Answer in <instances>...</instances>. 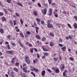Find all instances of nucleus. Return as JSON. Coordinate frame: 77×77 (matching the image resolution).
<instances>
[{"instance_id":"nucleus-20","label":"nucleus","mask_w":77,"mask_h":77,"mask_svg":"<svg viewBox=\"0 0 77 77\" xmlns=\"http://www.w3.org/2000/svg\"><path fill=\"white\" fill-rule=\"evenodd\" d=\"M33 14L35 16H36V15H38V14H37V12H36V11H34Z\"/></svg>"},{"instance_id":"nucleus-28","label":"nucleus","mask_w":77,"mask_h":77,"mask_svg":"<svg viewBox=\"0 0 77 77\" xmlns=\"http://www.w3.org/2000/svg\"><path fill=\"white\" fill-rule=\"evenodd\" d=\"M50 46H51V47H52V46H53V45H54V44L52 42H51L50 43Z\"/></svg>"},{"instance_id":"nucleus-36","label":"nucleus","mask_w":77,"mask_h":77,"mask_svg":"<svg viewBox=\"0 0 77 77\" xmlns=\"http://www.w3.org/2000/svg\"><path fill=\"white\" fill-rule=\"evenodd\" d=\"M4 10L6 14H8V11H7V10H6V9H4Z\"/></svg>"},{"instance_id":"nucleus-3","label":"nucleus","mask_w":77,"mask_h":77,"mask_svg":"<svg viewBox=\"0 0 77 77\" xmlns=\"http://www.w3.org/2000/svg\"><path fill=\"white\" fill-rule=\"evenodd\" d=\"M20 74L21 75V76H22V77H26V75H25V73H23V72H22L21 71H20Z\"/></svg>"},{"instance_id":"nucleus-9","label":"nucleus","mask_w":77,"mask_h":77,"mask_svg":"<svg viewBox=\"0 0 77 77\" xmlns=\"http://www.w3.org/2000/svg\"><path fill=\"white\" fill-rule=\"evenodd\" d=\"M42 48H43V50L45 51H48V50L44 48V47L42 46Z\"/></svg>"},{"instance_id":"nucleus-42","label":"nucleus","mask_w":77,"mask_h":77,"mask_svg":"<svg viewBox=\"0 0 77 77\" xmlns=\"http://www.w3.org/2000/svg\"><path fill=\"white\" fill-rule=\"evenodd\" d=\"M41 23H42V24H44V21L43 20H42L41 21Z\"/></svg>"},{"instance_id":"nucleus-43","label":"nucleus","mask_w":77,"mask_h":77,"mask_svg":"<svg viewBox=\"0 0 77 77\" xmlns=\"http://www.w3.org/2000/svg\"><path fill=\"white\" fill-rule=\"evenodd\" d=\"M45 40V38L43 37L42 38V41H44Z\"/></svg>"},{"instance_id":"nucleus-35","label":"nucleus","mask_w":77,"mask_h":77,"mask_svg":"<svg viewBox=\"0 0 77 77\" xmlns=\"http://www.w3.org/2000/svg\"><path fill=\"white\" fill-rule=\"evenodd\" d=\"M36 55H37V57L38 58H39V57H40L39 54L38 53H37Z\"/></svg>"},{"instance_id":"nucleus-30","label":"nucleus","mask_w":77,"mask_h":77,"mask_svg":"<svg viewBox=\"0 0 77 77\" xmlns=\"http://www.w3.org/2000/svg\"><path fill=\"white\" fill-rule=\"evenodd\" d=\"M0 32L1 33H3V29H1L0 30Z\"/></svg>"},{"instance_id":"nucleus-18","label":"nucleus","mask_w":77,"mask_h":77,"mask_svg":"<svg viewBox=\"0 0 77 77\" xmlns=\"http://www.w3.org/2000/svg\"><path fill=\"white\" fill-rule=\"evenodd\" d=\"M44 54V55H45V56H48V53H43Z\"/></svg>"},{"instance_id":"nucleus-24","label":"nucleus","mask_w":77,"mask_h":77,"mask_svg":"<svg viewBox=\"0 0 77 77\" xmlns=\"http://www.w3.org/2000/svg\"><path fill=\"white\" fill-rule=\"evenodd\" d=\"M36 38H37V39H41V38H40V37L38 35H36Z\"/></svg>"},{"instance_id":"nucleus-11","label":"nucleus","mask_w":77,"mask_h":77,"mask_svg":"<svg viewBox=\"0 0 77 77\" xmlns=\"http://www.w3.org/2000/svg\"><path fill=\"white\" fill-rule=\"evenodd\" d=\"M17 4L18 5H19V6H22V7L23 6V4H21V3H20L19 2H17Z\"/></svg>"},{"instance_id":"nucleus-6","label":"nucleus","mask_w":77,"mask_h":77,"mask_svg":"<svg viewBox=\"0 0 77 77\" xmlns=\"http://www.w3.org/2000/svg\"><path fill=\"white\" fill-rule=\"evenodd\" d=\"M23 70L24 71L23 72H25L27 73V68H26V67H25L23 68Z\"/></svg>"},{"instance_id":"nucleus-4","label":"nucleus","mask_w":77,"mask_h":77,"mask_svg":"<svg viewBox=\"0 0 77 77\" xmlns=\"http://www.w3.org/2000/svg\"><path fill=\"white\" fill-rule=\"evenodd\" d=\"M6 53L7 54H12V51H6Z\"/></svg>"},{"instance_id":"nucleus-44","label":"nucleus","mask_w":77,"mask_h":77,"mask_svg":"<svg viewBox=\"0 0 77 77\" xmlns=\"http://www.w3.org/2000/svg\"><path fill=\"white\" fill-rule=\"evenodd\" d=\"M34 50L35 52L38 51V50H37V49L36 48H34Z\"/></svg>"},{"instance_id":"nucleus-48","label":"nucleus","mask_w":77,"mask_h":77,"mask_svg":"<svg viewBox=\"0 0 77 77\" xmlns=\"http://www.w3.org/2000/svg\"><path fill=\"white\" fill-rule=\"evenodd\" d=\"M2 15H3V13H2V12H0V16H2Z\"/></svg>"},{"instance_id":"nucleus-54","label":"nucleus","mask_w":77,"mask_h":77,"mask_svg":"<svg viewBox=\"0 0 77 77\" xmlns=\"http://www.w3.org/2000/svg\"><path fill=\"white\" fill-rule=\"evenodd\" d=\"M19 65V63H16V65H17V66H18Z\"/></svg>"},{"instance_id":"nucleus-23","label":"nucleus","mask_w":77,"mask_h":77,"mask_svg":"<svg viewBox=\"0 0 77 77\" xmlns=\"http://www.w3.org/2000/svg\"><path fill=\"white\" fill-rule=\"evenodd\" d=\"M47 71H48V72H52V71H51V70L50 69H47Z\"/></svg>"},{"instance_id":"nucleus-31","label":"nucleus","mask_w":77,"mask_h":77,"mask_svg":"<svg viewBox=\"0 0 77 77\" xmlns=\"http://www.w3.org/2000/svg\"><path fill=\"white\" fill-rule=\"evenodd\" d=\"M10 23L11 26H12L13 25V23L12 22V21H10Z\"/></svg>"},{"instance_id":"nucleus-10","label":"nucleus","mask_w":77,"mask_h":77,"mask_svg":"<svg viewBox=\"0 0 77 77\" xmlns=\"http://www.w3.org/2000/svg\"><path fill=\"white\" fill-rule=\"evenodd\" d=\"M61 66H62V67H61V69H65V66H64V64H62L61 65Z\"/></svg>"},{"instance_id":"nucleus-40","label":"nucleus","mask_w":77,"mask_h":77,"mask_svg":"<svg viewBox=\"0 0 77 77\" xmlns=\"http://www.w3.org/2000/svg\"><path fill=\"white\" fill-rule=\"evenodd\" d=\"M59 42H62V39L61 38L59 40Z\"/></svg>"},{"instance_id":"nucleus-14","label":"nucleus","mask_w":77,"mask_h":77,"mask_svg":"<svg viewBox=\"0 0 77 77\" xmlns=\"http://www.w3.org/2000/svg\"><path fill=\"white\" fill-rule=\"evenodd\" d=\"M51 20H48L47 21V24H50V23H51Z\"/></svg>"},{"instance_id":"nucleus-26","label":"nucleus","mask_w":77,"mask_h":77,"mask_svg":"<svg viewBox=\"0 0 77 77\" xmlns=\"http://www.w3.org/2000/svg\"><path fill=\"white\" fill-rule=\"evenodd\" d=\"M20 21L21 22V24H23V20H22V19H20Z\"/></svg>"},{"instance_id":"nucleus-13","label":"nucleus","mask_w":77,"mask_h":77,"mask_svg":"<svg viewBox=\"0 0 77 77\" xmlns=\"http://www.w3.org/2000/svg\"><path fill=\"white\" fill-rule=\"evenodd\" d=\"M73 26L75 29H77V25L76 23H75L73 24Z\"/></svg>"},{"instance_id":"nucleus-38","label":"nucleus","mask_w":77,"mask_h":77,"mask_svg":"<svg viewBox=\"0 0 77 77\" xmlns=\"http://www.w3.org/2000/svg\"><path fill=\"white\" fill-rule=\"evenodd\" d=\"M20 45L22 47H23H23H24V46H23V44H21V43H20Z\"/></svg>"},{"instance_id":"nucleus-55","label":"nucleus","mask_w":77,"mask_h":77,"mask_svg":"<svg viewBox=\"0 0 77 77\" xmlns=\"http://www.w3.org/2000/svg\"><path fill=\"white\" fill-rule=\"evenodd\" d=\"M20 35H21V37H23V36H23V34H22L21 33L20 34Z\"/></svg>"},{"instance_id":"nucleus-61","label":"nucleus","mask_w":77,"mask_h":77,"mask_svg":"<svg viewBox=\"0 0 77 77\" xmlns=\"http://www.w3.org/2000/svg\"><path fill=\"white\" fill-rule=\"evenodd\" d=\"M8 75H9V74H10V71L9 70H8Z\"/></svg>"},{"instance_id":"nucleus-41","label":"nucleus","mask_w":77,"mask_h":77,"mask_svg":"<svg viewBox=\"0 0 77 77\" xmlns=\"http://www.w3.org/2000/svg\"><path fill=\"white\" fill-rule=\"evenodd\" d=\"M70 59L71 60H72H72H74V59L72 57H70Z\"/></svg>"},{"instance_id":"nucleus-58","label":"nucleus","mask_w":77,"mask_h":77,"mask_svg":"<svg viewBox=\"0 0 77 77\" xmlns=\"http://www.w3.org/2000/svg\"><path fill=\"white\" fill-rule=\"evenodd\" d=\"M45 55H44L42 57V58L43 59H44V58H45Z\"/></svg>"},{"instance_id":"nucleus-50","label":"nucleus","mask_w":77,"mask_h":77,"mask_svg":"<svg viewBox=\"0 0 77 77\" xmlns=\"http://www.w3.org/2000/svg\"><path fill=\"white\" fill-rule=\"evenodd\" d=\"M54 61H57V59H56V58H54Z\"/></svg>"},{"instance_id":"nucleus-53","label":"nucleus","mask_w":77,"mask_h":77,"mask_svg":"<svg viewBox=\"0 0 77 77\" xmlns=\"http://www.w3.org/2000/svg\"><path fill=\"white\" fill-rule=\"evenodd\" d=\"M62 49H66V47L64 46L62 48Z\"/></svg>"},{"instance_id":"nucleus-12","label":"nucleus","mask_w":77,"mask_h":77,"mask_svg":"<svg viewBox=\"0 0 77 77\" xmlns=\"http://www.w3.org/2000/svg\"><path fill=\"white\" fill-rule=\"evenodd\" d=\"M49 12L50 13L49 15V16H50L52 14V9H49Z\"/></svg>"},{"instance_id":"nucleus-33","label":"nucleus","mask_w":77,"mask_h":77,"mask_svg":"<svg viewBox=\"0 0 77 77\" xmlns=\"http://www.w3.org/2000/svg\"><path fill=\"white\" fill-rule=\"evenodd\" d=\"M74 18H75V20L77 21V17L76 16H75L74 17Z\"/></svg>"},{"instance_id":"nucleus-2","label":"nucleus","mask_w":77,"mask_h":77,"mask_svg":"<svg viewBox=\"0 0 77 77\" xmlns=\"http://www.w3.org/2000/svg\"><path fill=\"white\" fill-rule=\"evenodd\" d=\"M42 12L44 15H45L47 13V8H45L44 10H42Z\"/></svg>"},{"instance_id":"nucleus-5","label":"nucleus","mask_w":77,"mask_h":77,"mask_svg":"<svg viewBox=\"0 0 77 77\" xmlns=\"http://www.w3.org/2000/svg\"><path fill=\"white\" fill-rule=\"evenodd\" d=\"M47 27L48 28H52V27H53V25L51 24H48Z\"/></svg>"},{"instance_id":"nucleus-29","label":"nucleus","mask_w":77,"mask_h":77,"mask_svg":"<svg viewBox=\"0 0 77 77\" xmlns=\"http://www.w3.org/2000/svg\"><path fill=\"white\" fill-rule=\"evenodd\" d=\"M15 14L17 16V17H20V15H19V14H18L17 13H15Z\"/></svg>"},{"instance_id":"nucleus-64","label":"nucleus","mask_w":77,"mask_h":77,"mask_svg":"<svg viewBox=\"0 0 77 77\" xmlns=\"http://www.w3.org/2000/svg\"><path fill=\"white\" fill-rule=\"evenodd\" d=\"M38 27H35V29H36V30H38Z\"/></svg>"},{"instance_id":"nucleus-59","label":"nucleus","mask_w":77,"mask_h":77,"mask_svg":"<svg viewBox=\"0 0 77 77\" xmlns=\"http://www.w3.org/2000/svg\"><path fill=\"white\" fill-rule=\"evenodd\" d=\"M68 51H69V52H71V49L70 48H69L68 49Z\"/></svg>"},{"instance_id":"nucleus-32","label":"nucleus","mask_w":77,"mask_h":77,"mask_svg":"<svg viewBox=\"0 0 77 77\" xmlns=\"http://www.w3.org/2000/svg\"><path fill=\"white\" fill-rule=\"evenodd\" d=\"M54 15L55 17H58V15H57V14H56V12H54Z\"/></svg>"},{"instance_id":"nucleus-45","label":"nucleus","mask_w":77,"mask_h":77,"mask_svg":"<svg viewBox=\"0 0 77 77\" xmlns=\"http://www.w3.org/2000/svg\"><path fill=\"white\" fill-rule=\"evenodd\" d=\"M68 38L69 39H72V36H71V35H69Z\"/></svg>"},{"instance_id":"nucleus-22","label":"nucleus","mask_w":77,"mask_h":77,"mask_svg":"<svg viewBox=\"0 0 77 77\" xmlns=\"http://www.w3.org/2000/svg\"><path fill=\"white\" fill-rule=\"evenodd\" d=\"M26 34L27 35H30V34H31V32H30L27 31L26 32Z\"/></svg>"},{"instance_id":"nucleus-27","label":"nucleus","mask_w":77,"mask_h":77,"mask_svg":"<svg viewBox=\"0 0 77 77\" xmlns=\"http://www.w3.org/2000/svg\"><path fill=\"white\" fill-rule=\"evenodd\" d=\"M68 26L69 27V28H70V29L72 28V27H71V25H70V24L68 23Z\"/></svg>"},{"instance_id":"nucleus-62","label":"nucleus","mask_w":77,"mask_h":77,"mask_svg":"<svg viewBox=\"0 0 77 77\" xmlns=\"http://www.w3.org/2000/svg\"><path fill=\"white\" fill-rule=\"evenodd\" d=\"M15 59H16V58H15V57H14V58H13V59L12 60H15Z\"/></svg>"},{"instance_id":"nucleus-47","label":"nucleus","mask_w":77,"mask_h":77,"mask_svg":"<svg viewBox=\"0 0 77 77\" xmlns=\"http://www.w3.org/2000/svg\"><path fill=\"white\" fill-rule=\"evenodd\" d=\"M50 35L51 36H54V35L52 33H51L50 34Z\"/></svg>"},{"instance_id":"nucleus-16","label":"nucleus","mask_w":77,"mask_h":77,"mask_svg":"<svg viewBox=\"0 0 77 77\" xmlns=\"http://www.w3.org/2000/svg\"><path fill=\"white\" fill-rule=\"evenodd\" d=\"M36 21H37L38 23H40V22H41V20L38 18H36Z\"/></svg>"},{"instance_id":"nucleus-7","label":"nucleus","mask_w":77,"mask_h":77,"mask_svg":"<svg viewBox=\"0 0 77 77\" xmlns=\"http://www.w3.org/2000/svg\"><path fill=\"white\" fill-rule=\"evenodd\" d=\"M14 72L11 71V72L10 75H11V77H14Z\"/></svg>"},{"instance_id":"nucleus-52","label":"nucleus","mask_w":77,"mask_h":77,"mask_svg":"<svg viewBox=\"0 0 77 77\" xmlns=\"http://www.w3.org/2000/svg\"><path fill=\"white\" fill-rule=\"evenodd\" d=\"M29 47H32V45L31 44H29Z\"/></svg>"},{"instance_id":"nucleus-8","label":"nucleus","mask_w":77,"mask_h":77,"mask_svg":"<svg viewBox=\"0 0 77 77\" xmlns=\"http://www.w3.org/2000/svg\"><path fill=\"white\" fill-rule=\"evenodd\" d=\"M45 70H43L42 71V76H44L45 75Z\"/></svg>"},{"instance_id":"nucleus-46","label":"nucleus","mask_w":77,"mask_h":77,"mask_svg":"<svg viewBox=\"0 0 77 77\" xmlns=\"http://www.w3.org/2000/svg\"><path fill=\"white\" fill-rule=\"evenodd\" d=\"M38 5L39 7H41V5L39 3H38Z\"/></svg>"},{"instance_id":"nucleus-21","label":"nucleus","mask_w":77,"mask_h":77,"mask_svg":"<svg viewBox=\"0 0 77 77\" xmlns=\"http://www.w3.org/2000/svg\"><path fill=\"white\" fill-rule=\"evenodd\" d=\"M43 5H44V6H45L46 8H48V5H47V4L44 3L43 4Z\"/></svg>"},{"instance_id":"nucleus-63","label":"nucleus","mask_w":77,"mask_h":77,"mask_svg":"<svg viewBox=\"0 0 77 77\" xmlns=\"http://www.w3.org/2000/svg\"><path fill=\"white\" fill-rule=\"evenodd\" d=\"M12 44L13 46H14L15 45V44L14 43H13Z\"/></svg>"},{"instance_id":"nucleus-34","label":"nucleus","mask_w":77,"mask_h":77,"mask_svg":"<svg viewBox=\"0 0 77 77\" xmlns=\"http://www.w3.org/2000/svg\"><path fill=\"white\" fill-rule=\"evenodd\" d=\"M11 0H7V2L8 3H11Z\"/></svg>"},{"instance_id":"nucleus-56","label":"nucleus","mask_w":77,"mask_h":77,"mask_svg":"<svg viewBox=\"0 0 77 77\" xmlns=\"http://www.w3.org/2000/svg\"><path fill=\"white\" fill-rule=\"evenodd\" d=\"M63 14H66V12L65 11H63Z\"/></svg>"},{"instance_id":"nucleus-19","label":"nucleus","mask_w":77,"mask_h":77,"mask_svg":"<svg viewBox=\"0 0 77 77\" xmlns=\"http://www.w3.org/2000/svg\"><path fill=\"white\" fill-rule=\"evenodd\" d=\"M13 69H14V71H15L16 72H18V69H17L16 68H14Z\"/></svg>"},{"instance_id":"nucleus-17","label":"nucleus","mask_w":77,"mask_h":77,"mask_svg":"<svg viewBox=\"0 0 77 77\" xmlns=\"http://www.w3.org/2000/svg\"><path fill=\"white\" fill-rule=\"evenodd\" d=\"M33 70L35 72H38V69H36L35 68H33Z\"/></svg>"},{"instance_id":"nucleus-1","label":"nucleus","mask_w":77,"mask_h":77,"mask_svg":"<svg viewBox=\"0 0 77 77\" xmlns=\"http://www.w3.org/2000/svg\"><path fill=\"white\" fill-rule=\"evenodd\" d=\"M25 59L26 62L28 64H30V59H29V57H28L27 56H26L25 58Z\"/></svg>"},{"instance_id":"nucleus-49","label":"nucleus","mask_w":77,"mask_h":77,"mask_svg":"<svg viewBox=\"0 0 77 77\" xmlns=\"http://www.w3.org/2000/svg\"><path fill=\"white\" fill-rule=\"evenodd\" d=\"M8 47V49H9V50H10V49H11V48H10V46H9V45H8L7 46Z\"/></svg>"},{"instance_id":"nucleus-15","label":"nucleus","mask_w":77,"mask_h":77,"mask_svg":"<svg viewBox=\"0 0 77 77\" xmlns=\"http://www.w3.org/2000/svg\"><path fill=\"white\" fill-rule=\"evenodd\" d=\"M55 72H56V73H59V70L58 68H57L55 70Z\"/></svg>"},{"instance_id":"nucleus-57","label":"nucleus","mask_w":77,"mask_h":77,"mask_svg":"<svg viewBox=\"0 0 77 77\" xmlns=\"http://www.w3.org/2000/svg\"><path fill=\"white\" fill-rule=\"evenodd\" d=\"M52 6H54V5H55V3H52Z\"/></svg>"},{"instance_id":"nucleus-39","label":"nucleus","mask_w":77,"mask_h":77,"mask_svg":"<svg viewBox=\"0 0 77 77\" xmlns=\"http://www.w3.org/2000/svg\"><path fill=\"white\" fill-rule=\"evenodd\" d=\"M63 75L64 77H65L66 76V73H65V72H63Z\"/></svg>"},{"instance_id":"nucleus-51","label":"nucleus","mask_w":77,"mask_h":77,"mask_svg":"<svg viewBox=\"0 0 77 77\" xmlns=\"http://www.w3.org/2000/svg\"><path fill=\"white\" fill-rule=\"evenodd\" d=\"M59 45L60 47H63V45L61 44H59Z\"/></svg>"},{"instance_id":"nucleus-37","label":"nucleus","mask_w":77,"mask_h":77,"mask_svg":"<svg viewBox=\"0 0 77 77\" xmlns=\"http://www.w3.org/2000/svg\"><path fill=\"white\" fill-rule=\"evenodd\" d=\"M30 52L32 53L33 52V48H32L30 50Z\"/></svg>"},{"instance_id":"nucleus-25","label":"nucleus","mask_w":77,"mask_h":77,"mask_svg":"<svg viewBox=\"0 0 77 77\" xmlns=\"http://www.w3.org/2000/svg\"><path fill=\"white\" fill-rule=\"evenodd\" d=\"M2 21H6V19H5V17H3L2 19Z\"/></svg>"},{"instance_id":"nucleus-60","label":"nucleus","mask_w":77,"mask_h":77,"mask_svg":"<svg viewBox=\"0 0 77 77\" xmlns=\"http://www.w3.org/2000/svg\"><path fill=\"white\" fill-rule=\"evenodd\" d=\"M8 38H11V36L9 35L7 36Z\"/></svg>"}]
</instances>
